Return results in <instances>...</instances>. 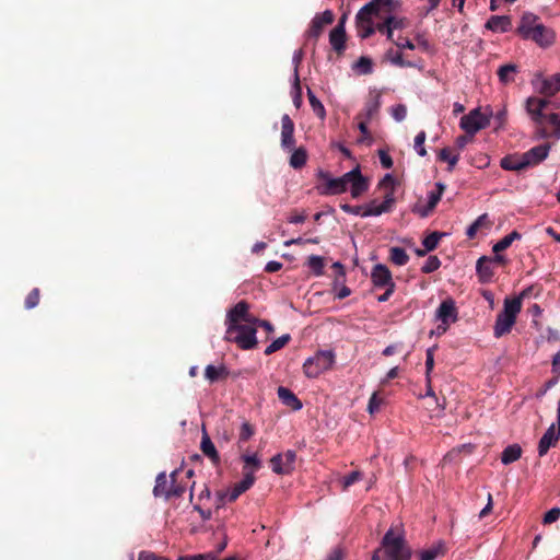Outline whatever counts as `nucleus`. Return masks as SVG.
Here are the masks:
<instances>
[{"instance_id":"obj_53","label":"nucleus","mask_w":560,"mask_h":560,"mask_svg":"<svg viewBox=\"0 0 560 560\" xmlns=\"http://www.w3.org/2000/svg\"><path fill=\"white\" fill-rule=\"evenodd\" d=\"M255 433V429L254 427L245 421L242 427H241V430H240V435H238V440L240 442H246L248 441Z\"/></svg>"},{"instance_id":"obj_12","label":"nucleus","mask_w":560,"mask_h":560,"mask_svg":"<svg viewBox=\"0 0 560 560\" xmlns=\"http://www.w3.org/2000/svg\"><path fill=\"white\" fill-rule=\"evenodd\" d=\"M249 304L246 301H240L226 314L228 332H234L235 327L243 325L244 319H248Z\"/></svg>"},{"instance_id":"obj_48","label":"nucleus","mask_w":560,"mask_h":560,"mask_svg":"<svg viewBox=\"0 0 560 560\" xmlns=\"http://www.w3.org/2000/svg\"><path fill=\"white\" fill-rule=\"evenodd\" d=\"M425 138L427 133L423 130L418 132L417 136L415 137V150L420 156L427 155V150L424 148Z\"/></svg>"},{"instance_id":"obj_16","label":"nucleus","mask_w":560,"mask_h":560,"mask_svg":"<svg viewBox=\"0 0 560 560\" xmlns=\"http://www.w3.org/2000/svg\"><path fill=\"white\" fill-rule=\"evenodd\" d=\"M281 147L289 151L295 147L294 122L288 114H284L281 118Z\"/></svg>"},{"instance_id":"obj_52","label":"nucleus","mask_w":560,"mask_h":560,"mask_svg":"<svg viewBox=\"0 0 560 560\" xmlns=\"http://www.w3.org/2000/svg\"><path fill=\"white\" fill-rule=\"evenodd\" d=\"M545 121H548L553 127L552 136L560 139V114H550L547 116Z\"/></svg>"},{"instance_id":"obj_33","label":"nucleus","mask_w":560,"mask_h":560,"mask_svg":"<svg viewBox=\"0 0 560 560\" xmlns=\"http://www.w3.org/2000/svg\"><path fill=\"white\" fill-rule=\"evenodd\" d=\"M292 151L293 152H292V154L290 156L289 164L294 170H300V168H302L306 164L307 151L303 147H300L298 149H293Z\"/></svg>"},{"instance_id":"obj_29","label":"nucleus","mask_w":560,"mask_h":560,"mask_svg":"<svg viewBox=\"0 0 560 560\" xmlns=\"http://www.w3.org/2000/svg\"><path fill=\"white\" fill-rule=\"evenodd\" d=\"M492 259L487 256H482L477 260L476 270L482 282H487L493 276V269L491 267Z\"/></svg>"},{"instance_id":"obj_43","label":"nucleus","mask_w":560,"mask_h":560,"mask_svg":"<svg viewBox=\"0 0 560 560\" xmlns=\"http://www.w3.org/2000/svg\"><path fill=\"white\" fill-rule=\"evenodd\" d=\"M307 96L314 114L320 119H324L326 116V110L322 102L313 94L310 89L307 90Z\"/></svg>"},{"instance_id":"obj_13","label":"nucleus","mask_w":560,"mask_h":560,"mask_svg":"<svg viewBox=\"0 0 560 560\" xmlns=\"http://www.w3.org/2000/svg\"><path fill=\"white\" fill-rule=\"evenodd\" d=\"M436 318L441 320L443 325V331L447 329L451 323H455L458 317V312L453 299H446L441 302L436 310Z\"/></svg>"},{"instance_id":"obj_26","label":"nucleus","mask_w":560,"mask_h":560,"mask_svg":"<svg viewBox=\"0 0 560 560\" xmlns=\"http://www.w3.org/2000/svg\"><path fill=\"white\" fill-rule=\"evenodd\" d=\"M381 107V94L375 93L365 103L363 112L358 115V118H365L371 120L380 110Z\"/></svg>"},{"instance_id":"obj_62","label":"nucleus","mask_w":560,"mask_h":560,"mask_svg":"<svg viewBox=\"0 0 560 560\" xmlns=\"http://www.w3.org/2000/svg\"><path fill=\"white\" fill-rule=\"evenodd\" d=\"M393 42L399 49L413 50L416 48L415 44L407 37L399 36L397 40L393 39Z\"/></svg>"},{"instance_id":"obj_63","label":"nucleus","mask_w":560,"mask_h":560,"mask_svg":"<svg viewBox=\"0 0 560 560\" xmlns=\"http://www.w3.org/2000/svg\"><path fill=\"white\" fill-rule=\"evenodd\" d=\"M511 245H512V243L510 242V240L505 235L503 238H501L498 243H495L493 245L492 250H493L494 254H498V253H501V252L505 250Z\"/></svg>"},{"instance_id":"obj_21","label":"nucleus","mask_w":560,"mask_h":560,"mask_svg":"<svg viewBox=\"0 0 560 560\" xmlns=\"http://www.w3.org/2000/svg\"><path fill=\"white\" fill-rule=\"evenodd\" d=\"M486 28L492 32H509L512 28V19L509 15H492L487 21Z\"/></svg>"},{"instance_id":"obj_17","label":"nucleus","mask_w":560,"mask_h":560,"mask_svg":"<svg viewBox=\"0 0 560 560\" xmlns=\"http://www.w3.org/2000/svg\"><path fill=\"white\" fill-rule=\"evenodd\" d=\"M550 148L551 147L549 143H544L536 145L529 149L527 152L523 153L526 167L534 166L542 162L548 156Z\"/></svg>"},{"instance_id":"obj_6","label":"nucleus","mask_w":560,"mask_h":560,"mask_svg":"<svg viewBox=\"0 0 560 560\" xmlns=\"http://www.w3.org/2000/svg\"><path fill=\"white\" fill-rule=\"evenodd\" d=\"M489 116L475 108L460 118L459 126L466 133L475 136L479 130L489 126Z\"/></svg>"},{"instance_id":"obj_22","label":"nucleus","mask_w":560,"mask_h":560,"mask_svg":"<svg viewBox=\"0 0 560 560\" xmlns=\"http://www.w3.org/2000/svg\"><path fill=\"white\" fill-rule=\"evenodd\" d=\"M346 30L342 26H335L329 34V43L332 49L341 55L346 50Z\"/></svg>"},{"instance_id":"obj_40","label":"nucleus","mask_w":560,"mask_h":560,"mask_svg":"<svg viewBox=\"0 0 560 560\" xmlns=\"http://www.w3.org/2000/svg\"><path fill=\"white\" fill-rule=\"evenodd\" d=\"M291 340V336L289 334H285V335H282L280 336L279 338H277L276 340H273L266 349H265V354L266 355H270L277 351H279L280 349H282L283 347H285L289 341Z\"/></svg>"},{"instance_id":"obj_60","label":"nucleus","mask_w":560,"mask_h":560,"mask_svg":"<svg viewBox=\"0 0 560 560\" xmlns=\"http://www.w3.org/2000/svg\"><path fill=\"white\" fill-rule=\"evenodd\" d=\"M392 116L397 121H402L407 116V108L404 104H398L392 109Z\"/></svg>"},{"instance_id":"obj_50","label":"nucleus","mask_w":560,"mask_h":560,"mask_svg":"<svg viewBox=\"0 0 560 560\" xmlns=\"http://www.w3.org/2000/svg\"><path fill=\"white\" fill-rule=\"evenodd\" d=\"M362 479V474L358 470L351 471L342 478V490H348L349 487Z\"/></svg>"},{"instance_id":"obj_51","label":"nucleus","mask_w":560,"mask_h":560,"mask_svg":"<svg viewBox=\"0 0 560 560\" xmlns=\"http://www.w3.org/2000/svg\"><path fill=\"white\" fill-rule=\"evenodd\" d=\"M176 475H177V471H173L171 474V480H172V485L170 487V491H171V498L174 497V498H180L184 492H185V487L184 486H180V485H176Z\"/></svg>"},{"instance_id":"obj_8","label":"nucleus","mask_w":560,"mask_h":560,"mask_svg":"<svg viewBox=\"0 0 560 560\" xmlns=\"http://www.w3.org/2000/svg\"><path fill=\"white\" fill-rule=\"evenodd\" d=\"M295 460L296 453L292 450H288L270 458L271 469L277 475H289L294 470Z\"/></svg>"},{"instance_id":"obj_14","label":"nucleus","mask_w":560,"mask_h":560,"mask_svg":"<svg viewBox=\"0 0 560 560\" xmlns=\"http://www.w3.org/2000/svg\"><path fill=\"white\" fill-rule=\"evenodd\" d=\"M549 101L546 98L529 97L526 101V110L530 115L533 121L536 125L545 124L547 115L544 114V109L549 105Z\"/></svg>"},{"instance_id":"obj_58","label":"nucleus","mask_w":560,"mask_h":560,"mask_svg":"<svg viewBox=\"0 0 560 560\" xmlns=\"http://www.w3.org/2000/svg\"><path fill=\"white\" fill-rule=\"evenodd\" d=\"M383 399L377 396V393H373L370 397L368 410L370 413H374L380 410Z\"/></svg>"},{"instance_id":"obj_32","label":"nucleus","mask_w":560,"mask_h":560,"mask_svg":"<svg viewBox=\"0 0 560 560\" xmlns=\"http://www.w3.org/2000/svg\"><path fill=\"white\" fill-rule=\"evenodd\" d=\"M446 546L443 541H439L432 548L419 552V560H435L440 556L446 553Z\"/></svg>"},{"instance_id":"obj_55","label":"nucleus","mask_w":560,"mask_h":560,"mask_svg":"<svg viewBox=\"0 0 560 560\" xmlns=\"http://www.w3.org/2000/svg\"><path fill=\"white\" fill-rule=\"evenodd\" d=\"M303 59V50H296L293 55V63H294V81L295 86L300 91V78H299V66Z\"/></svg>"},{"instance_id":"obj_38","label":"nucleus","mask_w":560,"mask_h":560,"mask_svg":"<svg viewBox=\"0 0 560 560\" xmlns=\"http://www.w3.org/2000/svg\"><path fill=\"white\" fill-rule=\"evenodd\" d=\"M386 58L397 67H413L415 65L410 61H406L404 59L402 52L399 50H394L393 48L388 49L386 52Z\"/></svg>"},{"instance_id":"obj_54","label":"nucleus","mask_w":560,"mask_h":560,"mask_svg":"<svg viewBox=\"0 0 560 560\" xmlns=\"http://www.w3.org/2000/svg\"><path fill=\"white\" fill-rule=\"evenodd\" d=\"M397 182L392 174H386L378 183L377 188L383 190L395 189Z\"/></svg>"},{"instance_id":"obj_47","label":"nucleus","mask_w":560,"mask_h":560,"mask_svg":"<svg viewBox=\"0 0 560 560\" xmlns=\"http://www.w3.org/2000/svg\"><path fill=\"white\" fill-rule=\"evenodd\" d=\"M441 266V260L438 256H429L424 265L421 267L423 273H431L438 270Z\"/></svg>"},{"instance_id":"obj_46","label":"nucleus","mask_w":560,"mask_h":560,"mask_svg":"<svg viewBox=\"0 0 560 560\" xmlns=\"http://www.w3.org/2000/svg\"><path fill=\"white\" fill-rule=\"evenodd\" d=\"M40 300V291L38 288H34L25 298L24 306L26 310L36 307Z\"/></svg>"},{"instance_id":"obj_15","label":"nucleus","mask_w":560,"mask_h":560,"mask_svg":"<svg viewBox=\"0 0 560 560\" xmlns=\"http://www.w3.org/2000/svg\"><path fill=\"white\" fill-rule=\"evenodd\" d=\"M371 279L376 288H395L390 270L383 264L373 267Z\"/></svg>"},{"instance_id":"obj_57","label":"nucleus","mask_w":560,"mask_h":560,"mask_svg":"<svg viewBox=\"0 0 560 560\" xmlns=\"http://www.w3.org/2000/svg\"><path fill=\"white\" fill-rule=\"evenodd\" d=\"M434 368V348H429L425 353V377L431 376Z\"/></svg>"},{"instance_id":"obj_27","label":"nucleus","mask_w":560,"mask_h":560,"mask_svg":"<svg viewBox=\"0 0 560 560\" xmlns=\"http://www.w3.org/2000/svg\"><path fill=\"white\" fill-rule=\"evenodd\" d=\"M518 67L515 63H505L499 67L497 74L500 83L508 85L515 81V75L518 73Z\"/></svg>"},{"instance_id":"obj_64","label":"nucleus","mask_w":560,"mask_h":560,"mask_svg":"<svg viewBox=\"0 0 560 560\" xmlns=\"http://www.w3.org/2000/svg\"><path fill=\"white\" fill-rule=\"evenodd\" d=\"M345 551L341 547L334 548L326 557V560H343Z\"/></svg>"},{"instance_id":"obj_20","label":"nucleus","mask_w":560,"mask_h":560,"mask_svg":"<svg viewBox=\"0 0 560 560\" xmlns=\"http://www.w3.org/2000/svg\"><path fill=\"white\" fill-rule=\"evenodd\" d=\"M200 450L202 454L207 456L214 466H218L221 463L220 455L205 429L202 430Z\"/></svg>"},{"instance_id":"obj_34","label":"nucleus","mask_w":560,"mask_h":560,"mask_svg":"<svg viewBox=\"0 0 560 560\" xmlns=\"http://www.w3.org/2000/svg\"><path fill=\"white\" fill-rule=\"evenodd\" d=\"M522 455V448L518 444H512L505 447L501 454V462L504 465L516 462Z\"/></svg>"},{"instance_id":"obj_56","label":"nucleus","mask_w":560,"mask_h":560,"mask_svg":"<svg viewBox=\"0 0 560 560\" xmlns=\"http://www.w3.org/2000/svg\"><path fill=\"white\" fill-rule=\"evenodd\" d=\"M355 68L360 69V71L364 74H369L372 72V60L368 57H360L355 63Z\"/></svg>"},{"instance_id":"obj_30","label":"nucleus","mask_w":560,"mask_h":560,"mask_svg":"<svg viewBox=\"0 0 560 560\" xmlns=\"http://www.w3.org/2000/svg\"><path fill=\"white\" fill-rule=\"evenodd\" d=\"M167 476L165 472H160L155 479V486L153 488V494L156 498H165L166 500L171 498V491L168 487Z\"/></svg>"},{"instance_id":"obj_61","label":"nucleus","mask_w":560,"mask_h":560,"mask_svg":"<svg viewBox=\"0 0 560 560\" xmlns=\"http://www.w3.org/2000/svg\"><path fill=\"white\" fill-rule=\"evenodd\" d=\"M378 156H380V162H381V165L383 168L389 170L393 167V164H394L393 159L385 150H380Z\"/></svg>"},{"instance_id":"obj_11","label":"nucleus","mask_w":560,"mask_h":560,"mask_svg":"<svg viewBox=\"0 0 560 560\" xmlns=\"http://www.w3.org/2000/svg\"><path fill=\"white\" fill-rule=\"evenodd\" d=\"M317 177L323 182L317 186V190L320 195H339L346 191L343 183L339 177L332 178L328 172L322 170L318 171Z\"/></svg>"},{"instance_id":"obj_59","label":"nucleus","mask_w":560,"mask_h":560,"mask_svg":"<svg viewBox=\"0 0 560 560\" xmlns=\"http://www.w3.org/2000/svg\"><path fill=\"white\" fill-rule=\"evenodd\" d=\"M560 517V508H552L551 510H549L545 515H544V520H542V523L545 525H548V524H551L556 521H558Z\"/></svg>"},{"instance_id":"obj_37","label":"nucleus","mask_w":560,"mask_h":560,"mask_svg":"<svg viewBox=\"0 0 560 560\" xmlns=\"http://www.w3.org/2000/svg\"><path fill=\"white\" fill-rule=\"evenodd\" d=\"M439 160L448 164V171H453L459 160V152L453 154L452 149L443 148L439 152Z\"/></svg>"},{"instance_id":"obj_18","label":"nucleus","mask_w":560,"mask_h":560,"mask_svg":"<svg viewBox=\"0 0 560 560\" xmlns=\"http://www.w3.org/2000/svg\"><path fill=\"white\" fill-rule=\"evenodd\" d=\"M526 39L534 40L540 47H548L555 40V32L540 23L539 26L535 27L534 32L528 34Z\"/></svg>"},{"instance_id":"obj_19","label":"nucleus","mask_w":560,"mask_h":560,"mask_svg":"<svg viewBox=\"0 0 560 560\" xmlns=\"http://www.w3.org/2000/svg\"><path fill=\"white\" fill-rule=\"evenodd\" d=\"M539 18L530 12H525L522 18L518 27L516 28V33L526 39L528 34L535 31L536 26H539L538 22Z\"/></svg>"},{"instance_id":"obj_24","label":"nucleus","mask_w":560,"mask_h":560,"mask_svg":"<svg viewBox=\"0 0 560 560\" xmlns=\"http://www.w3.org/2000/svg\"><path fill=\"white\" fill-rule=\"evenodd\" d=\"M277 394L280 401L283 405L290 407L292 410H300L302 408L303 405L301 400L295 396V394L291 389L283 386H279Z\"/></svg>"},{"instance_id":"obj_45","label":"nucleus","mask_w":560,"mask_h":560,"mask_svg":"<svg viewBox=\"0 0 560 560\" xmlns=\"http://www.w3.org/2000/svg\"><path fill=\"white\" fill-rule=\"evenodd\" d=\"M242 459L244 462V472L246 471H255L260 468V460L256 454L253 455H243Z\"/></svg>"},{"instance_id":"obj_35","label":"nucleus","mask_w":560,"mask_h":560,"mask_svg":"<svg viewBox=\"0 0 560 560\" xmlns=\"http://www.w3.org/2000/svg\"><path fill=\"white\" fill-rule=\"evenodd\" d=\"M521 308H522L521 298L505 299L502 313L511 316L512 318H514L516 320V316L521 312Z\"/></svg>"},{"instance_id":"obj_49","label":"nucleus","mask_w":560,"mask_h":560,"mask_svg":"<svg viewBox=\"0 0 560 560\" xmlns=\"http://www.w3.org/2000/svg\"><path fill=\"white\" fill-rule=\"evenodd\" d=\"M383 209L390 212L396 203L395 189L384 190Z\"/></svg>"},{"instance_id":"obj_3","label":"nucleus","mask_w":560,"mask_h":560,"mask_svg":"<svg viewBox=\"0 0 560 560\" xmlns=\"http://www.w3.org/2000/svg\"><path fill=\"white\" fill-rule=\"evenodd\" d=\"M336 355L331 350H319L308 358L303 364L304 374L310 378H316L322 373L330 370L335 363Z\"/></svg>"},{"instance_id":"obj_25","label":"nucleus","mask_w":560,"mask_h":560,"mask_svg":"<svg viewBox=\"0 0 560 560\" xmlns=\"http://www.w3.org/2000/svg\"><path fill=\"white\" fill-rule=\"evenodd\" d=\"M230 372L228 368L223 364L215 366L209 364L205 369V377L209 381V383L213 384L219 381H224L228 378Z\"/></svg>"},{"instance_id":"obj_7","label":"nucleus","mask_w":560,"mask_h":560,"mask_svg":"<svg viewBox=\"0 0 560 560\" xmlns=\"http://www.w3.org/2000/svg\"><path fill=\"white\" fill-rule=\"evenodd\" d=\"M339 179L342 180L345 190L349 185L351 186L352 198H359L369 189V180L361 174L359 166L343 174Z\"/></svg>"},{"instance_id":"obj_41","label":"nucleus","mask_w":560,"mask_h":560,"mask_svg":"<svg viewBox=\"0 0 560 560\" xmlns=\"http://www.w3.org/2000/svg\"><path fill=\"white\" fill-rule=\"evenodd\" d=\"M364 211L362 212V217H378L383 213H388L387 210H381L383 209V203H377V200L374 199L366 206H363Z\"/></svg>"},{"instance_id":"obj_9","label":"nucleus","mask_w":560,"mask_h":560,"mask_svg":"<svg viewBox=\"0 0 560 560\" xmlns=\"http://www.w3.org/2000/svg\"><path fill=\"white\" fill-rule=\"evenodd\" d=\"M335 15L332 11L326 10L320 14H316L310 25V28L306 32L307 40H314L316 44L317 39L320 37L325 25H329L334 22Z\"/></svg>"},{"instance_id":"obj_5","label":"nucleus","mask_w":560,"mask_h":560,"mask_svg":"<svg viewBox=\"0 0 560 560\" xmlns=\"http://www.w3.org/2000/svg\"><path fill=\"white\" fill-rule=\"evenodd\" d=\"M255 482V476L253 471L244 472V478L234 485L230 491L217 493V508H222L225 502H234L237 498L253 487Z\"/></svg>"},{"instance_id":"obj_1","label":"nucleus","mask_w":560,"mask_h":560,"mask_svg":"<svg viewBox=\"0 0 560 560\" xmlns=\"http://www.w3.org/2000/svg\"><path fill=\"white\" fill-rule=\"evenodd\" d=\"M400 9L398 0H372L363 5L355 16L358 35L368 38L375 33L373 16L386 14L392 30H404L408 26L406 18H397L395 13Z\"/></svg>"},{"instance_id":"obj_23","label":"nucleus","mask_w":560,"mask_h":560,"mask_svg":"<svg viewBox=\"0 0 560 560\" xmlns=\"http://www.w3.org/2000/svg\"><path fill=\"white\" fill-rule=\"evenodd\" d=\"M515 319L512 318L511 316L504 314V313H499L498 316H497V319H495V324H494V336L497 338H500L506 334H509L513 327V325L515 324Z\"/></svg>"},{"instance_id":"obj_42","label":"nucleus","mask_w":560,"mask_h":560,"mask_svg":"<svg viewBox=\"0 0 560 560\" xmlns=\"http://www.w3.org/2000/svg\"><path fill=\"white\" fill-rule=\"evenodd\" d=\"M376 19H382V22H377L374 24L375 32L377 31L381 34H385L387 39L393 40V30L392 25L388 22V18L386 14H383V16H375Z\"/></svg>"},{"instance_id":"obj_44","label":"nucleus","mask_w":560,"mask_h":560,"mask_svg":"<svg viewBox=\"0 0 560 560\" xmlns=\"http://www.w3.org/2000/svg\"><path fill=\"white\" fill-rule=\"evenodd\" d=\"M443 236H445V233L436 231L432 232L423 238L422 245L427 248V250L432 252L438 247L439 242Z\"/></svg>"},{"instance_id":"obj_39","label":"nucleus","mask_w":560,"mask_h":560,"mask_svg":"<svg viewBox=\"0 0 560 560\" xmlns=\"http://www.w3.org/2000/svg\"><path fill=\"white\" fill-rule=\"evenodd\" d=\"M306 265L316 277L324 275L325 261H324L323 257L316 256V255H311L307 258Z\"/></svg>"},{"instance_id":"obj_2","label":"nucleus","mask_w":560,"mask_h":560,"mask_svg":"<svg viewBox=\"0 0 560 560\" xmlns=\"http://www.w3.org/2000/svg\"><path fill=\"white\" fill-rule=\"evenodd\" d=\"M376 550L383 553L385 560H410L412 556L404 534L396 533L393 527L385 533Z\"/></svg>"},{"instance_id":"obj_4","label":"nucleus","mask_w":560,"mask_h":560,"mask_svg":"<svg viewBox=\"0 0 560 560\" xmlns=\"http://www.w3.org/2000/svg\"><path fill=\"white\" fill-rule=\"evenodd\" d=\"M225 340L234 342L243 350H250L257 346L256 328L250 325L235 327L234 332L225 331Z\"/></svg>"},{"instance_id":"obj_31","label":"nucleus","mask_w":560,"mask_h":560,"mask_svg":"<svg viewBox=\"0 0 560 560\" xmlns=\"http://www.w3.org/2000/svg\"><path fill=\"white\" fill-rule=\"evenodd\" d=\"M540 93L546 96H553L560 91V73L545 79L540 86Z\"/></svg>"},{"instance_id":"obj_28","label":"nucleus","mask_w":560,"mask_h":560,"mask_svg":"<svg viewBox=\"0 0 560 560\" xmlns=\"http://www.w3.org/2000/svg\"><path fill=\"white\" fill-rule=\"evenodd\" d=\"M500 165L505 171H522L527 168L525 160L523 159V154L520 155H506L504 156Z\"/></svg>"},{"instance_id":"obj_10","label":"nucleus","mask_w":560,"mask_h":560,"mask_svg":"<svg viewBox=\"0 0 560 560\" xmlns=\"http://www.w3.org/2000/svg\"><path fill=\"white\" fill-rule=\"evenodd\" d=\"M557 422L558 430H556L555 424H551L539 440L538 454L540 457L545 456L549 448L555 446L560 439V399L557 409Z\"/></svg>"},{"instance_id":"obj_36","label":"nucleus","mask_w":560,"mask_h":560,"mask_svg":"<svg viewBox=\"0 0 560 560\" xmlns=\"http://www.w3.org/2000/svg\"><path fill=\"white\" fill-rule=\"evenodd\" d=\"M389 259L397 266H405L409 261V255L402 247H392L389 250Z\"/></svg>"}]
</instances>
